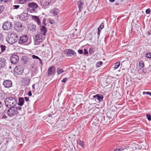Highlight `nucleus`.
I'll return each mask as SVG.
<instances>
[{
    "instance_id": "nucleus-44",
    "label": "nucleus",
    "mask_w": 151,
    "mask_h": 151,
    "mask_svg": "<svg viewBox=\"0 0 151 151\" xmlns=\"http://www.w3.org/2000/svg\"><path fill=\"white\" fill-rule=\"evenodd\" d=\"M67 78H64L61 81V82H62L65 83L67 81Z\"/></svg>"
},
{
    "instance_id": "nucleus-18",
    "label": "nucleus",
    "mask_w": 151,
    "mask_h": 151,
    "mask_svg": "<svg viewBox=\"0 0 151 151\" xmlns=\"http://www.w3.org/2000/svg\"><path fill=\"white\" fill-rule=\"evenodd\" d=\"M32 19L33 20L36 22L38 25H40L41 26V22L39 18L37 16H33L32 17Z\"/></svg>"
},
{
    "instance_id": "nucleus-46",
    "label": "nucleus",
    "mask_w": 151,
    "mask_h": 151,
    "mask_svg": "<svg viewBox=\"0 0 151 151\" xmlns=\"http://www.w3.org/2000/svg\"><path fill=\"white\" fill-rule=\"evenodd\" d=\"M83 143H84L83 142L81 141H80L79 142V144L80 145H81L82 146H83V145H84Z\"/></svg>"
},
{
    "instance_id": "nucleus-14",
    "label": "nucleus",
    "mask_w": 151,
    "mask_h": 151,
    "mask_svg": "<svg viewBox=\"0 0 151 151\" xmlns=\"http://www.w3.org/2000/svg\"><path fill=\"white\" fill-rule=\"evenodd\" d=\"M30 78L28 77L22 78V85L25 86L28 85L30 82Z\"/></svg>"
},
{
    "instance_id": "nucleus-30",
    "label": "nucleus",
    "mask_w": 151,
    "mask_h": 151,
    "mask_svg": "<svg viewBox=\"0 0 151 151\" xmlns=\"http://www.w3.org/2000/svg\"><path fill=\"white\" fill-rule=\"evenodd\" d=\"M120 63L116 62L115 64L114 68L115 69H116L118 68L120 66Z\"/></svg>"
},
{
    "instance_id": "nucleus-62",
    "label": "nucleus",
    "mask_w": 151,
    "mask_h": 151,
    "mask_svg": "<svg viewBox=\"0 0 151 151\" xmlns=\"http://www.w3.org/2000/svg\"><path fill=\"white\" fill-rule=\"evenodd\" d=\"M123 0H122V1H123Z\"/></svg>"
},
{
    "instance_id": "nucleus-42",
    "label": "nucleus",
    "mask_w": 151,
    "mask_h": 151,
    "mask_svg": "<svg viewBox=\"0 0 151 151\" xmlns=\"http://www.w3.org/2000/svg\"><path fill=\"white\" fill-rule=\"evenodd\" d=\"M46 21V19L45 18H44L43 19L42 23L45 26H46L47 25V24L45 23Z\"/></svg>"
},
{
    "instance_id": "nucleus-52",
    "label": "nucleus",
    "mask_w": 151,
    "mask_h": 151,
    "mask_svg": "<svg viewBox=\"0 0 151 151\" xmlns=\"http://www.w3.org/2000/svg\"><path fill=\"white\" fill-rule=\"evenodd\" d=\"M39 60L40 61V63L42 65L43 64V63L42 61L41 60V59L40 58L39 59Z\"/></svg>"
},
{
    "instance_id": "nucleus-22",
    "label": "nucleus",
    "mask_w": 151,
    "mask_h": 151,
    "mask_svg": "<svg viewBox=\"0 0 151 151\" xmlns=\"http://www.w3.org/2000/svg\"><path fill=\"white\" fill-rule=\"evenodd\" d=\"M60 11L59 9L56 8L52 9L51 12L54 15H57L59 13Z\"/></svg>"
},
{
    "instance_id": "nucleus-41",
    "label": "nucleus",
    "mask_w": 151,
    "mask_h": 151,
    "mask_svg": "<svg viewBox=\"0 0 151 151\" xmlns=\"http://www.w3.org/2000/svg\"><path fill=\"white\" fill-rule=\"evenodd\" d=\"M89 52L90 54H92L93 53V49L92 48H90L89 49Z\"/></svg>"
},
{
    "instance_id": "nucleus-32",
    "label": "nucleus",
    "mask_w": 151,
    "mask_h": 151,
    "mask_svg": "<svg viewBox=\"0 0 151 151\" xmlns=\"http://www.w3.org/2000/svg\"><path fill=\"white\" fill-rule=\"evenodd\" d=\"M146 57L148 58H151V53L148 52L146 54Z\"/></svg>"
},
{
    "instance_id": "nucleus-8",
    "label": "nucleus",
    "mask_w": 151,
    "mask_h": 151,
    "mask_svg": "<svg viewBox=\"0 0 151 151\" xmlns=\"http://www.w3.org/2000/svg\"><path fill=\"white\" fill-rule=\"evenodd\" d=\"M10 59L11 63L15 64L17 63L18 62L19 57L17 55L14 54L11 55Z\"/></svg>"
},
{
    "instance_id": "nucleus-27",
    "label": "nucleus",
    "mask_w": 151,
    "mask_h": 151,
    "mask_svg": "<svg viewBox=\"0 0 151 151\" xmlns=\"http://www.w3.org/2000/svg\"><path fill=\"white\" fill-rule=\"evenodd\" d=\"M139 65L140 69L143 68L144 66V63L143 61H141L139 63Z\"/></svg>"
},
{
    "instance_id": "nucleus-9",
    "label": "nucleus",
    "mask_w": 151,
    "mask_h": 151,
    "mask_svg": "<svg viewBox=\"0 0 151 151\" xmlns=\"http://www.w3.org/2000/svg\"><path fill=\"white\" fill-rule=\"evenodd\" d=\"M65 52L68 57H74L76 55V53L74 51L71 49H67L65 50Z\"/></svg>"
},
{
    "instance_id": "nucleus-48",
    "label": "nucleus",
    "mask_w": 151,
    "mask_h": 151,
    "mask_svg": "<svg viewBox=\"0 0 151 151\" xmlns=\"http://www.w3.org/2000/svg\"><path fill=\"white\" fill-rule=\"evenodd\" d=\"M7 118V117L5 114H4L2 116V118L3 119H5Z\"/></svg>"
},
{
    "instance_id": "nucleus-39",
    "label": "nucleus",
    "mask_w": 151,
    "mask_h": 151,
    "mask_svg": "<svg viewBox=\"0 0 151 151\" xmlns=\"http://www.w3.org/2000/svg\"><path fill=\"white\" fill-rule=\"evenodd\" d=\"M4 7L3 6H0V13L3 11Z\"/></svg>"
},
{
    "instance_id": "nucleus-5",
    "label": "nucleus",
    "mask_w": 151,
    "mask_h": 151,
    "mask_svg": "<svg viewBox=\"0 0 151 151\" xmlns=\"http://www.w3.org/2000/svg\"><path fill=\"white\" fill-rule=\"evenodd\" d=\"M28 6L29 8H32L30 9L29 12L31 13L35 12L36 10L35 9L38 7L37 4L34 2L29 3L28 4Z\"/></svg>"
},
{
    "instance_id": "nucleus-61",
    "label": "nucleus",
    "mask_w": 151,
    "mask_h": 151,
    "mask_svg": "<svg viewBox=\"0 0 151 151\" xmlns=\"http://www.w3.org/2000/svg\"><path fill=\"white\" fill-rule=\"evenodd\" d=\"M1 144V143H0V145Z\"/></svg>"
},
{
    "instance_id": "nucleus-3",
    "label": "nucleus",
    "mask_w": 151,
    "mask_h": 151,
    "mask_svg": "<svg viewBox=\"0 0 151 151\" xmlns=\"http://www.w3.org/2000/svg\"><path fill=\"white\" fill-rule=\"evenodd\" d=\"M7 111L8 115L10 117H12L17 115L19 112L17 111L16 107H10Z\"/></svg>"
},
{
    "instance_id": "nucleus-53",
    "label": "nucleus",
    "mask_w": 151,
    "mask_h": 151,
    "mask_svg": "<svg viewBox=\"0 0 151 151\" xmlns=\"http://www.w3.org/2000/svg\"><path fill=\"white\" fill-rule=\"evenodd\" d=\"M52 115L51 114H49L48 115L49 117H52Z\"/></svg>"
},
{
    "instance_id": "nucleus-57",
    "label": "nucleus",
    "mask_w": 151,
    "mask_h": 151,
    "mask_svg": "<svg viewBox=\"0 0 151 151\" xmlns=\"http://www.w3.org/2000/svg\"><path fill=\"white\" fill-rule=\"evenodd\" d=\"M32 87L33 89L35 88V86H34V85H33L32 86Z\"/></svg>"
},
{
    "instance_id": "nucleus-20",
    "label": "nucleus",
    "mask_w": 151,
    "mask_h": 151,
    "mask_svg": "<svg viewBox=\"0 0 151 151\" xmlns=\"http://www.w3.org/2000/svg\"><path fill=\"white\" fill-rule=\"evenodd\" d=\"M27 14L25 13H22L19 16V19L22 21H24L26 19L25 16L27 17Z\"/></svg>"
},
{
    "instance_id": "nucleus-10",
    "label": "nucleus",
    "mask_w": 151,
    "mask_h": 151,
    "mask_svg": "<svg viewBox=\"0 0 151 151\" xmlns=\"http://www.w3.org/2000/svg\"><path fill=\"white\" fill-rule=\"evenodd\" d=\"M55 68L54 66L50 67L48 70L47 73V76H51L54 75L55 74Z\"/></svg>"
},
{
    "instance_id": "nucleus-56",
    "label": "nucleus",
    "mask_w": 151,
    "mask_h": 151,
    "mask_svg": "<svg viewBox=\"0 0 151 151\" xmlns=\"http://www.w3.org/2000/svg\"><path fill=\"white\" fill-rule=\"evenodd\" d=\"M2 103L1 101H0V108L2 106Z\"/></svg>"
},
{
    "instance_id": "nucleus-6",
    "label": "nucleus",
    "mask_w": 151,
    "mask_h": 151,
    "mask_svg": "<svg viewBox=\"0 0 151 151\" xmlns=\"http://www.w3.org/2000/svg\"><path fill=\"white\" fill-rule=\"evenodd\" d=\"M28 38L27 35H24L20 37L19 43L20 44L25 43V44H27L29 42H28Z\"/></svg>"
},
{
    "instance_id": "nucleus-51",
    "label": "nucleus",
    "mask_w": 151,
    "mask_h": 151,
    "mask_svg": "<svg viewBox=\"0 0 151 151\" xmlns=\"http://www.w3.org/2000/svg\"><path fill=\"white\" fill-rule=\"evenodd\" d=\"M28 95L29 96H32V92H31V91H29L28 93Z\"/></svg>"
},
{
    "instance_id": "nucleus-60",
    "label": "nucleus",
    "mask_w": 151,
    "mask_h": 151,
    "mask_svg": "<svg viewBox=\"0 0 151 151\" xmlns=\"http://www.w3.org/2000/svg\"><path fill=\"white\" fill-rule=\"evenodd\" d=\"M9 68H11V67H10H10H9Z\"/></svg>"
},
{
    "instance_id": "nucleus-11",
    "label": "nucleus",
    "mask_w": 151,
    "mask_h": 151,
    "mask_svg": "<svg viewBox=\"0 0 151 151\" xmlns=\"http://www.w3.org/2000/svg\"><path fill=\"white\" fill-rule=\"evenodd\" d=\"M14 73L15 75H21L23 73V70L20 67L16 66L14 69Z\"/></svg>"
},
{
    "instance_id": "nucleus-58",
    "label": "nucleus",
    "mask_w": 151,
    "mask_h": 151,
    "mask_svg": "<svg viewBox=\"0 0 151 151\" xmlns=\"http://www.w3.org/2000/svg\"><path fill=\"white\" fill-rule=\"evenodd\" d=\"M3 110H4L3 112H4V113L5 112V111H6V109H3Z\"/></svg>"
},
{
    "instance_id": "nucleus-55",
    "label": "nucleus",
    "mask_w": 151,
    "mask_h": 151,
    "mask_svg": "<svg viewBox=\"0 0 151 151\" xmlns=\"http://www.w3.org/2000/svg\"><path fill=\"white\" fill-rule=\"evenodd\" d=\"M115 0H109L110 2H114Z\"/></svg>"
},
{
    "instance_id": "nucleus-40",
    "label": "nucleus",
    "mask_w": 151,
    "mask_h": 151,
    "mask_svg": "<svg viewBox=\"0 0 151 151\" xmlns=\"http://www.w3.org/2000/svg\"><path fill=\"white\" fill-rule=\"evenodd\" d=\"M150 9H147L145 11L146 13L147 14H149L150 13Z\"/></svg>"
},
{
    "instance_id": "nucleus-29",
    "label": "nucleus",
    "mask_w": 151,
    "mask_h": 151,
    "mask_svg": "<svg viewBox=\"0 0 151 151\" xmlns=\"http://www.w3.org/2000/svg\"><path fill=\"white\" fill-rule=\"evenodd\" d=\"M103 62L101 61H99L96 63V66L97 67H100L102 64Z\"/></svg>"
},
{
    "instance_id": "nucleus-15",
    "label": "nucleus",
    "mask_w": 151,
    "mask_h": 151,
    "mask_svg": "<svg viewBox=\"0 0 151 151\" xmlns=\"http://www.w3.org/2000/svg\"><path fill=\"white\" fill-rule=\"evenodd\" d=\"M22 25L19 22H17L14 24V28L17 31H19L22 29Z\"/></svg>"
},
{
    "instance_id": "nucleus-31",
    "label": "nucleus",
    "mask_w": 151,
    "mask_h": 151,
    "mask_svg": "<svg viewBox=\"0 0 151 151\" xmlns=\"http://www.w3.org/2000/svg\"><path fill=\"white\" fill-rule=\"evenodd\" d=\"M84 52H83V50H78V52L80 54H81L83 53L84 55H85V48L83 49Z\"/></svg>"
},
{
    "instance_id": "nucleus-21",
    "label": "nucleus",
    "mask_w": 151,
    "mask_h": 151,
    "mask_svg": "<svg viewBox=\"0 0 151 151\" xmlns=\"http://www.w3.org/2000/svg\"><path fill=\"white\" fill-rule=\"evenodd\" d=\"M51 0H42V5L44 6H46L49 5L51 2Z\"/></svg>"
},
{
    "instance_id": "nucleus-36",
    "label": "nucleus",
    "mask_w": 151,
    "mask_h": 151,
    "mask_svg": "<svg viewBox=\"0 0 151 151\" xmlns=\"http://www.w3.org/2000/svg\"><path fill=\"white\" fill-rule=\"evenodd\" d=\"M19 7V5H15L13 6V9H17Z\"/></svg>"
},
{
    "instance_id": "nucleus-1",
    "label": "nucleus",
    "mask_w": 151,
    "mask_h": 151,
    "mask_svg": "<svg viewBox=\"0 0 151 151\" xmlns=\"http://www.w3.org/2000/svg\"><path fill=\"white\" fill-rule=\"evenodd\" d=\"M5 103L6 106L8 107H14L17 104V100L15 98L10 97L5 99Z\"/></svg>"
},
{
    "instance_id": "nucleus-49",
    "label": "nucleus",
    "mask_w": 151,
    "mask_h": 151,
    "mask_svg": "<svg viewBox=\"0 0 151 151\" xmlns=\"http://www.w3.org/2000/svg\"><path fill=\"white\" fill-rule=\"evenodd\" d=\"M101 32V30L98 29L97 34H98V35H99H99L100 34Z\"/></svg>"
},
{
    "instance_id": "nucleus-45",
    "label": "nucleus",
    "mask_w": 151,
    "mask_h": 151,
    "mask_svg": "<svg viewBox=\"0 0 151 151\" xmlns=\"http://www.w3.org/2000/svg\"><path fill=\"white\" fill-rule=\"evenodd\" d=\"M49 22L50 23L52 24H54L55 23V21L53 19L50 20Z\"/></svg>"
},
{
    "instance_id": "nucleus-37",
    "label": "nucleus",
    "mask_w": 151,
    "mask_h": 151,
    "mask_svg": "<svg viewBox=\"0 0 151 151\" xmlns=\"http://www.w3.org/2000/svg\"><path fill=\"white\" fill-rule=\"evenodd\" d=\"M124 149H123L122 148H118L114 151H121L123 150Z\"/></svg>"
},
{
    "instance_id": "nucleus-2",
    "label": "nucleus",
    "mask_w": 151,
    "mask_h": 151,
    "mask_svg": "<svg viewBox=\"0 0 151 151\" xmlns=\"http://www.w3.org/2000/svg\"><path fill=\"white\" fill-rule=\"evenodd\" d=\"M18 40V37L17 35L15 33H12L10 37L6 39V40L10 44L16 42Z\"/></svg>"
},
{
    "instance_id": "nucleus-24",
    "label": "nucleus",
    "mask_w": 151,
    "mask_h": 151,
    "mask_svg": "<svg viewBox=\"0 0 151 151\" xmlns=\"http://www.w3.org/2000/svg\"><path fill=\"white\" fill-rule=\"evenodd\" d=\"M24 99L22 97H20L19 98V102L18 104L20 106H22L24 104Z\"/></svg>"
},
{
    "instance_id": "nucleus-28",
    "label": "nucleus",
    "mask_w": 151,
    "mask_h": 151,
    "mask_svg": "<svg viewBox=\"0 0 151 151\" xmlns=\"http://www.w3.org/2000/svg\"><path fill=\"white\" fill-rule=\"evenodd\" d=\"M64 72L62 69L58 68L57 70V72L58 74H61Z\"/></svg>"
},
{
    "instance_id": "nucleus-54",
    "label": "nucleus",
    "mask_w": 151,
    "mask_h": 151,
    "mask_svg": "<svg viewBox=\"0 0 151 151\" xmlns=\"http://www.w3.org/2000/svg\"><path fill=\"white\" fill-rule=\"evenodd\" d=\"M88 52L87 50L86 49V55L88 54Z\"/></svg>"
},
{
    "instance_id": "nucleus-7",
    "label": "nucleus",
    "mask_w": 151,
    "mask_h": 151,
    "mask_svg": "<svg viewBox=\"0 0 151 151\" xmlns=\"http://www.w3.org/2000/svg\"><path fill=\"white\" fill-rule=\"evenodd\" d=\"M41 34H37L35 38V44L38 45L39 42H41L42 40L43 36Z\"/></svg>"
},
{
    "instance_id": "nucleus-23",
    "label": "nucleus",
    "mask_w": 151,
    "mask_h": 151,
    "mask_svg": "<svg viewBox=\"0 0 151 151\" xmlns=\"http://www.w3.org/2000/svg\"><path fill=\"white\" fill-rule=\"evenodd\" d=\"M83 3L81 1H79L78 2V8L79 9V11H81L83 8Z\"/></svg>"
},
{
    "instance_id": "nucleus-25",
    "label": "nucleus",
    "mask_w": 151,
    "mask_h": 151,
    "mask_svg": "<svg viewBox=\"0 0 151 151\" xmlns=\"http://www.w3.org/2000/svg\"><path fill=\"white\" fill-rule=\"evenodd\" d=\"M20 4H25L32 1V0H18Z\"/></svg>"
},
{
    "instance_id": "nucleus-12",
    "label": "nucleus",
    "mask_w": 151,
    "mask_h": 151,
    "mask_svg": "<svg viewBox=\"0 0 151 151\" xmlns=\"http://www.w3.org/2000/svg\"><path fill=\"white\" fill-rule=\"evenodd\" d=\"M12 83L10 80H5L3 83V85L5 87L7 88L11 87L12 86Z\"/></svg>"
},
{
    "instance_id": "nucleus-50",
    "label": "nucleus",
    "mask_w": 151,
    "mask_h": 151,
    "mask_svg": "<svg viewBox=\"0 0 151 151\" xmlns=\"http://www.w3.org/2000/svg\"><path fill=\"white\" fill-rule=\"evenodd\" d=\"M24 99L27 102L29 100V99L27 97H24Z\"/></svg>"
},
{
    "instance_id": "nucleus-26",
    "label": "nucleus",
    "mask_w": 151,
    "mask_h": 151,
    "mask_svg": "<svg viewBox=\"0 0 151 151\" xmlns=\"http://www.w3.org/2000/svg\"><path fill=\"white\" fill-rule=\"evenodd\" d=\"M0 48H1V51L0 52V54L2 53L6 50V46L2 45H0Z\"/></svg>"
},
{
    "instance_id": "nucleus-34",
    "label": "nucleus",
    "mask_w": 151,
    "mask_h": 151,
    "mask_svg": "<svg viewBox=\"0 0 151 151\" xmlns=\"http://www.w3.org/2000/svg\"><path fill=\"white\" fill-rule=\"evenodd\" d=\"M143 95H145V94L149 95L150 96H151V92H145V91H144L143 92Z\"/></svg>"
},
{
    "instance_id": "nucleus-35",
    "label": "nucleus",
    "mask_w": 151,
    "mask_h": 151,
    "mask_svg": "<svg viewBox=\"0 0 151 151\" xmlns=\"http://www.w3.org/2000/svg\"><path fill=\"white\" fill-rule=\"evenodd\" d=\"M146 116L149 121H150L151 120V115H150L147 114L146 115Z\"/></svg>"
},
{
    "instance_id": "nucleus-13",
    "label": "nucleus",
    "mask_w": 151,
    "mask_h": 151,
    "mask_svg": "<svg viewBox=\"0 0 151 151\" xmlns=\"http://www.w3.org/2000/svg\"><path fill=\"white\" fill-rule=\"evenodd\" d=\"M6 66V60L4 58H0V69L5 68Z\"/></svg>"
},
{
    "instance_id": "nucleus-59",
    "label": "nucleus",
    "mask_w": 151,
    "mask_h": 151,
    "mask_svg": "<svg viewBox=\"0 0 151 151\" xmlns=\"http://www.w3.org/2000/svg\"><path fill=\"white\" fill-rule=\"evenodd\" d=\"M115 4H116V5H118V3H115Z\"/></svg>"
},
{
    "instance_id": "nucleus-16",
    "label": "nucleus",
    "mask_w": 151,
    "mask_h": 151,
    "mask_svg": "<svg viewBox=\"0 0 151 151\" xmlns=\"http://www.w3.org/2000/svg\"><path fill=\"white\" fill-rule=\"evenodd\" d=\"M28 29L32 32L35 31L36 28V26L32 24H30L28 25Z\"/></svg>"
},
{
    "instance_id": "nucleus-47",
    "label": "nucleus",
    "mask_w": 151,
    "mask_h": 151,
    "mask_svg": "<svg viewBox=\"0 0 151 151\" xmlns=\"http://www.w3.org/2000/svg\"><path fill=\"white\" fill-rule=\"evenodd\" d=\"M16 108L17 109V111H21L22 109V108L20 107H17Z\"/></svg>"
},
{
    "instance_id": "nucleus-33",
    "label": "nucleus",
    "mask_w": 151,
    "mask_h": 151,
    "mask_svg": "<svg viewBox=\"0 0 151 151\" xmlns=\"http://www.w3.org/2000/svg\"><path fill=\"white\" fill-rule=\"evenodd\" d=\"M104 27V23L102 22L101 23L100 26L99 27L98 29L101 30Z\"/></svg>"
},
{
    "instance_id": "nucleus-43",
    "label": "nucleus",
    "mask_w": 151,
    "mask_h": 151,
    "mask_svg": "<svg viewBox=\"0 0 151 151\" xmlns=\"http://www.w3.org/2000/svg\"><path fill=\"white\" fill-rule=\"evenodd\" d=\"M3 36L2 33H0V40H3Z\"/></svg>"
},
{
    "instance_id": "nucleus-17",
    "label": "nucleus",
    "mask_w": 151,
    "mask_h": 151,
    "mask_svg": "<svg viewBox=\"0 0 151 151\" xmlns=\"http://www.w3.org/2000/svg\"><path fill=\"white\" fill-rule=\"evenodd\" d=\"M93 98L95 99V100L97 99L99 101H103V97L102 95H99L97 94L93 96Z\"/></svg>"
},
{
    "instance_id": "nucleus-19",
    "label": "nucleus",
    "mask_w": 151,
    "mask_h": 151,
    "mask_svg": "<svg viewBox=\"0 0 151 151\" xmlns=\"http://www.w3.org/2000/svg\"><path fill=\"white\" fill-rule=\"evenodd\" d=\"M40 30L41 34L43 35H46L47 32V29L45 26H41Z\"/></svg>"
},
{
    "instance_id": "nucleus-4",
    "label": "nucleus",
    "mask_w": 151,
    "mask_h": 151,
    "mask_svg": "<svg viewBox=\"0 0 151 151\" xmlns=\"http://www.w3.org/2000/svg\"><path fill=\"white\" fill-rule=\"evenodd\" d=\"M13 26L11 22L6 21L3 23L2 28L4 30L8 31L11 29Z\"/></svg>"
},
{
    "instance_id": "nucleus-38",
    "label": "nucleus",
    "mask_w": 151,
    "mask_h": 151,
    "mask_svg": "<svg viewBox=\"0 0 151 151\" xmlns=\"http://www.w3.org/2000/svg\"><path fill=\"white\" fill-rule=\"evenodd\" d=\"M32 58L34 59H36L38 60H39L40 59V58L37 56L35 55H32Z\"/></svg>"
}]
</instances>
